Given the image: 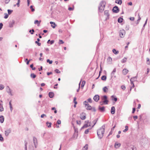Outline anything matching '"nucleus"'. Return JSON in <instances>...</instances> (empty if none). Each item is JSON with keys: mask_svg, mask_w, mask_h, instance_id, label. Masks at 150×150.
Wrapping results in <instances>:
<instances>
[{"mask_svg": "<svg viewBox=\"0 0 150 150\" xmlns=\"http://www.w3.org/2000/svg\"><path fill=\"white\" fill-rule=\"evenodd\" d=\"M105 126L103 125L97 131L98 136L100 139H101L103 136L105 132Z\"/></svg>", "mask_w": 150, "mask_h": 150, "instance_id": "f257e3e1", "label": "nucleus"}, {"mask_svg": "<svg viewBox=\"0 0 150 150\" xmlns=\"http://www.w3.org/2000/svg\"><path fill=\"white\" fill-rule=\"evenodd\" d=\"M102 100H103V102L105 104H107L108 103V101L107 100V97L106 96H104L102 97ZM103 102H100V103L101 105H102L103 104H101Z\"/></svg>", "mask_w": 150, "mask_h": 150, "instance_id": "f03ea898", "label": "nucleus"}, {"mask_svg": "<svg viewBox=\"0 0 150 150\" xmlns=\"http://www.w3.org/2000/svg\"><path fill=\"white\" fill-rule=\"evenodd\" d=\"M119 34L120 37L123 38L125 34V31L124 30H121L119 32Z\"/></svg>", "mask_w": 150, "mask_h": 150, "instance_id": "7ed1b4c3", "label": "nucleus"}, {"mask_svg": "<svg viewBox=\"0 0 150 150\" xmlns=\"http://www.w3.org/2000/svg\"><path fill=\"white\" fill-rule=\"evenodd\" d=\"M84 104L86 106H87V107L86 108L87 110H91L92 109V107L91 106L89 105L88 102L86 101H85L84 102Z\"/></svg>", "mask_w": 150, "mask_h": 150, "instance_id": "20e7f679", "label": "nucleus"}, {"mask_svg": "<svg viewBox=\"0 0 150 150\" xmlns=\"http://www.w3.org/2000/svg\"><path fill=\"white\" fill-rule=\"evenodd\" d=\"M112 11L113 12L117 13L119 12V9L117 6H115L113 8Z\"/></svg>", "mask_w": 150, "mask_h": 150, "instance_id": "39448f33", "label": "nucleus"}, {"mask_svg": "<svg viewBox=\"0 0 150 150\" xmlns=\"http://www.w3.org/2000/svg\"><path fill=\"white\" fill-rule=\"evenodd\" d=\"M11 129L9 128L6 129L5 132V135L7 137L8 136L9 134L11 132Z\"/></svg>", "mask_w": 150, "mask_h": 150, "instance_id": "423d86ee", "label": "nucleus"}, {"mask_svg": "<svg viewBox=\"0 0 150 150\" xmlns=\"http://www.w3.org/2000/svg\"><path fill=\"white\" fill-rule=\"evenodd\" d=\"M80 118L82 120H83L86 118V115L85 113L82 112L80 115Z\"/></svg>", "mask_w": 150, "mask_h": 150, "instance_id": "0eeeda50", "label": "nucleus"}, {"mask_svg": "<svg viewBox=\"0 0 150 150\" xmlns=\"http://www.w3.org/2000/svg\"><path fill=\"white\" fill-rule=\"evenodd\" d=\"M33 142L35 148H36L37 145V141L36 138L35 137H33Z\"/></svg>", "mask_w": 150, "mask_h": 150, "instance_id": "6e6552de", "label": "nucleus"}, {"mask_svg": "<svg viewBox=\"0 0 150 150\" xmlns=\"http://www.w3.org/2000/svg\"><path fill=\"white\" fill-rule=\"evenodd\" d=\"M105 15L107 16V17L106 19H108L109 18L110 15L109 13V11L108 10H105L104 11Z\"/></svg>", "mask_w": 150, "mask_h": 150, "instance_id": "1a4fd4ad", "label": "nucleus"}, {"mask_svg": "<svg viewBox=\"0 0 150 150\" xmlns=\"http://www.w3.org/2000/svg\"><path fill=\"white\" fill-rule=\"evenodd\" d=\"M93 99L95 101L98 102L99 99V96L98 95H96L94 97Z\"/></svg>", "mask_w": 150, "mask_h": 150, "instance_id": "9d476101", "label": "nucleus"}, {"mask_svg": "<svg viewBox=\"0 0 150 150\" xmlns=\"http://www.w3.org/2000/svg\"><path fill=\"white\" fill-rule=\"evenodd\" d=\"M2 101L1 100H0V111H3L4 110V108L3 107Z\"/></svg>", "mask_w": 150, "mask_h": 150, "instance_id": "9b49d317", "label": "nucleus"}, {"mask_svg": "<svg viewBox=\"0 0 150 150\" xmlns=\"http://www.w3.org/2000/svg\"><path fill=\"white\" fill-rule=\"evenodd\" d=\"M15 23V21L14 20H12L10 21L9 23V27L12 28L13 27V25Z\"/></svg>", "mask_w": 150, "mask_h": 150, "instance_id": "f8f14e48", "label": "nucleus"}, {"mask_svg": "<svg viewBox=\"0 0 150 150\" xmlns=\"http://www.w3.org/2000/svg\"><path fill=\"white\" fill-rule=\"evenodd\" d=\"M106 5V3L105 1H102L100 3L99 6L100 7H102L103 6H105Z\"/></svg>", "mask_w": 150, "mask_h": 150, "instance_id": "ddd939ff", "label": "nucleus"}, {"mask_svg": "<svg viewBox=\"0 0 150 150\" xmlns=\"http://www.w3.org/2000/svg\"><path fill=\"white\" fill-rule=\"evenodd\" d=\"M105 6H103L102 7L99 6L98 10L100 12H102L104 10V8Z\"/></svg>", "mask_w": 150, "mask_h": 150, "instance_id": "4468645a", "label": "nucleus"}, {"mask_svg": "<svg viewBox=\"0 0 150 150\" xmlns=\"http://www.w3.org/2000/svg\"><path fill=\"white\" fill-rule=\"evenodd\" d=\"M111 112L112 114H114L115 112V108L114 106H112L111 109Z\"/></svg>", "mask_w": 150, "mask_h": 150, "instance_id": "2eb2a0df", "label": "nucleus"}, {"mask_svg": "<svg viewBox=\"0 0 150 150\" xmlns=\"http://www.w3.org/2000/svg\"><path fill=\"white\" fill-rule=\"evenodd\" d=\"M50 23L52 24L51 26L53 28H55V27L56 26V25L54 22L51 21L50 22Z\"/></svg>", "mask_w": 150, "mask_h": 150, "instance_id": "dca6fc26", "label": "nucleus"}, {"mask_svg": "<svg viewBox=\"0 0 150 150\" xmlns=\"http://www.w3.org/2000/svg\"><path fill=\"white\" fill-rule=\"evenodd\" d=\"M98 109L101 112H103L105 111V108L104 107H99Z\"/></svg>", "mask_w": 150, "mask_h": 150, "instance_id": "f3484780", "label": "nucleus"}, {"mask_svg": "<svg viewBox=\"0 0 150 150\" xmlns=\"http://www.w3.org/2000/svg\"><path fill=\"white\" fill-rule=\"evenodd\" d=\"M78 136V134L76 133H74V135H73L72 138L76 139L77 138Z\"/></svg>", "mask_w": 150, "mask_h": 150, "instance_id": "a211bd4d", "label": "nucleus"}, {"mask_svg": "<svg viewBox=\"0 0 150 150\" xmlns=\"http://www.w3.org/2000/svg\"><path fill=\"white\" fill-rule=\"evenodd\" d=\"M4 121V116H0V122L1 123H3Z\"/></svg>", "mask_w": 150, "mask_h": 150, "instance_id": "6ab92c4d", "label": "nucleus"}, {"mask_svg": "<svg viewBox=\"0 0 150 150\" xmlns=\"http://www.w3.org/2000/svg\"><path fill=\"white\" fill-rule=\"evenodd\" d=\"M120 143L116 142L115 143V148H117L120 147Z\"/></svg>", "mask_w": 150, "mask_h": 150, "instance_id": "aec40b11", "label": "nucleus"}, {"mask_svg": "<svg viewBox=\"0 0 150 150\" xmlns=\"http://www.w3.org/2000/svg\"><path fill=\"white\" fill-rule=\"evenodd\" d=\"M49 96L50 98H52L54 96V93L53 92H50L49 93Z\"/></svg>", "mask_w": 150, "mask_h": 150, "instance_id": "412c9836", "label": "nucleus"}, {"mask_svg": "<svg viewBox=\"0 0 150 150\" xmlns=\"http://www.w3.org/2000/svg\"><path fill=\"white\" fill-rule=\"evenodd\" d=\"M108 89V88L106 86H105L103 88V91L105 93L107 92Z\"/></svg>", "mask_w": 150, "mask_h": 150, "instance_id": "4be33fe9", "label": "nucleus"}, {"mask_svg": "<svg viewBox=\"0 0 150 150\" xmlns=\"http://www.w3.org/2000/svg\"><path fill=\"white\" fill-rule=\"evenodd\" d=\"M115 3L121 5L122 3V1L121 0H116Z\"/></svg>", "mask_w": 150, "mask_h": 150, "instance_id": "5701e85b", "label": "nucleus"}, {"mask_svg": "<svg viewBox=\"0 0 150 150\" xmlns=\"http://www.w3.org/2000/svg\"><path fill=\"white\" fill-rule=\"evenodd\" d=\"M128 70L126 69H124L123 70V73L125 75L126 74L128 73Z\"/></svg>", "mask_w": 150, "mask_h": 150, "instance_id": "b1692460", "label": "nucleus"}, {"mask_svg": "<svg viewBox=\"0 0 150 150\" xmlns=\"http://www.w3.org/2000/svg\"><path fill=\"white\" fill-rule=\"evenodd\" d=\"M123 19L122 18H121V17H120L118 18V22L119 23H121L123 21Z\"/></svg>", "mask_w": 150, "mask_h": 150, "instance_id": "393cba45", "label": "nucleus"}, {"mask_svg": "<svg viewBox=\"0 0 150 150\" xmlns=\"http://www.w3.org/2000/svg\"><path fill=\"white\" fill-rule=\"evenodd\" d=\"M116 71V69L115 68L113 70V71L111 73V75L112 76H113L114 75L115 72Z\"/></svg>", "mask_w": 150, "mask_h": 150, "instance_id": "a878e982", "label": "nucleus"}, {"mask_svg": "<svg viewBox=\"0 0 150 150\" xmlns=\"http://www.w3.org/2000/svg\"><path fill=\"white\" fill-rule=\"evenodd\" d=\"M40 22H41V21H38L37 20H36L35 21L34 24H38V25L40 24Z\"/></svg>", "mask_w": 150, "mask_h": 150, "instance_id": "bb28decb", "label": "nucleus"}, {"mask_svg": "<svg viewBox=\"0 0 150 150\" xmlns=\"http://www.w3.org/2000/svg\"><path fill=\"white\" fill-rule=\"evenodd\" d=\"M88 148V145L86 144L85 146H84L82 149L81 150H87Z\"/></svg>", "mask_w": 150, "mask_h": 150, "instance_id": "cd10ccee", "label": "nucleus"}, {"mask_svg": "<svg viewBox=\"0 0 150 150\" xmlns=\"http://www.w3.org/2000/svg\"><path fill=\"white\" fill-rule=\"evenodd\" d=\"M46 124L48 127L50 128L51 127V125L52 124L51 122H46Z\"/></svg>", "mask_w": 150, "mask_h": 150, "instance_id": "c85d7f7f", "label": "nucleus"}, {"mask_svg": "<svg viewBox=\"0 0 150 150\" xmlns=\"http://www.w3.org/2000/svg\"><path fill=\"white\" fill-rule=\"evenodd\" d=\"M46 124L48 127L50 128L51 127V125L52 124L51 122H46Z\"/></svg>", "mask_w": 150, "mask_h": 150, "instance_id": "c756f323", "label": "nucleus"}, {"mask_svg": "<svg viewBox=\"0 0 150 150\" xmlns=\"http://www.w3.org/2000/svg\"><path fill=\"white\" fill-rule=\"evenodd\" d=\"M7 88L8 89V91H7L8 93L9 94H10L12 96V94L11 91V90L10 88L8 86H7Z\"/></svg>", "mask_w": 150, "mask_h": 150, "instance_id": "7c9ffc66", "label": "nucleus"}, {"mask_svg": "<svg viewBox=\"0 0 150 150\" xmlns=\"http://www.w3.org/2000/svg\"><path fill=\"white\" fill-rule=\"evenodd\" d=\"M88 126V124L86 123L81 128V129L87 127Z\"/></svg>", "mask_w": 150, "mask_h": 150, "instance_id": "2f4dec72", "label": "nucleus"}, {"mask_svg": "<svg viewBox=\"0 0 150 150\" xmlns=\"http://www.w3.org/2000/svg\"><path fill=\"white\" fill-rule=\"evenodd\" d=\"M113 53L115 54H117L118 53V51H117L115 49H113L112 50Z\"/></svg>", "mask_w": 150, "mask_h": 150, "instance_id": "473e14b6", "label": "nucleus"}, {"mask_svg": "<svg viewBox=\"0 0 150 150\" xmlns=\"http://www.w3.org/2000/svg\"><path fill=\"white\" fill-rule=\"evenodd\" d=\"M101 79L105 81L106 79V77L105 76H103L101 78Z\"/></svg>", "mask_w": 150, "mask_h": 150, "instance_id": "72a5a7b5", "label": "nucleus"}, {"mask_svg": "<svg viewBox=\"0 0 150 150\" xmlns=\"http://www.w3.org/2000/svg\"><path fill=\"white\" fill-rule=\"evenodd\" d=\"M91 128H90V129H86L85 131V132H84V133L85 134H87L88 133V132H89V130L91 129Z\"/></svg>", "mask_w": 150, "mask_h": 150, "instance_id": "f704fd0d", "label": "nucleus"}, {"mask_svg": "<svg viewBox=\"0 0 150 150\" xmlns=\"http://www.w3.org/2000/svg\"><path fill=\"white\" fill-rule=\"evenodd\" d=\"M54 42V40H51V41H50V40H48V41H47V43H50V44L52 45V44H53Z\"/></svg>", "mask_w": 150, "mask_h": 150, "instance_id": "c9c22d12", "label": "nucleus"}, {"mask_svg": "<svg viewBox=\"0 0 150 150\" xmlns=\"http://www.w3.org/2000/svg\"><path fill=\"white\" fill-rule=\"evenodd\" d=\"M30 76L31 78L34 79L36 77V75L34 73H32L30 75Z\"/></svg>", "mask_w": 150, "mask_h": 150, "instance_id": "e433bc0d", "label": "nucleus"}, {"mask_svg": "<svg viewBox=\"0 0 150 150\" xmlns=\"http://www.w3.org/2000/svg\"><path fill=\"white\" fill-rule=\"evenodd\" d=\"M111 97L112 98V100H114L115 102L117 100V98L116 97H114L113 96H112Z\"/></svg>", "mask_w": 150, "mask_h": 150, "instance_id": "4c0bfd02", "label": "nucleus"}, {"mask_svg": "<svg viewBox=\"0 0 150 150\" xmlns=\"http://www.w3.org/2000/svg\"><path fill=\"white\" fill-rule=\"evenodd\" d=\"M85 122L86 124H88V125L89 126H91V123L89 122V120H86L85 121Z\"/></svg>", "mask_w": 150, "mask_h": 150, "instance_id": "58836bf2", "label": "nucleus"}, {"mask_svg": "<svg viewBox=\"0 0 150 150\" xmlns=\"http://www.w3.org/2000/svg\"><path fill=\"white\" fill-rule=\"evenodd\" d=\"M127 58L125 57L122 61L121 62L122 63H124L126 62Z\"/></svg>", "mask_w": 150, "mask_h": 150, "instance_id": "ea45409f", "label": "nucleus"}, {"mask_svg": "<svg viewBox=\"0 0 150 150\" xmlns=\"http://www.w3.org/2000/svg\"><path fill=\"white\" fill-rule=\"evenodd\" d=\"M47 62L49 63L50 64H52V60H50L49 59H47Z\"/></svg>", "mask_w": 150, "mask_h": 150, "instance_id": "a19ab883", "label": "nucleus"}, {"mask_svg": "<svg viewBox=\"0 0 150 150\" xmlns=\"http://www.w3.org/2000/svg\"><path fill=\"white\" fill-rule=\"evenodd\" d=\"M30 67L32 68L33 70H35V67H33V65L32 64L30 65Z\"/></svg>", "mask_w": 150, "mask_h": 150, "instance_id": "79ce46f5", "label": "nucleus"}, {"mask_svg": "<svg viewBox=\"0 0 150 150\" xmlns=\"http://www.w3.org/2000/svg\"><path fill=\"white\" fill-rule=\"evenodd\" d=\"M97 120H94L93 121L92 123H93V125L92 126V127H93V126H94V125L96 124V123L97 122Z\"/></svg>", "mask_w": 150, "mask_h": 150, "instance_id": "37998d69", "label": "nucleus"}, {"mask_svg": "<svg viewBox=\"0 0 150 150\" xmlns=\"http://www.w3.org/2000/svg\"><path fill=\"white\" fill-rule=\"evenodd\" d=\"M7 11H8V14L9 15H10V14H11V13H12V12L13 11L12 10H9V9H8Z\"/></svg>", "mask_w": 150, "mask_h": 150, "instance_id": "c03bdc74", "label": "nucleus"}, {"mask_svg": "<svg viewBox=\"0 0 150 150\" xmlns=\"http://www.w3.org/2000/svg\"><path fill=\"white\" fill-rule=\"evenodd\" d=\"M76 97H74V102L75 104H77V102L76 101Z\"/></svg>", "mask_w": 150, "mask_h": 150, "instance_id": "a18cd8bd", "label": "nucleus"}, {"mask_svg": "<svg viewBox=\"0 0 150 150\" xmlns=\"http://www.w3.org/2000/svg\"><path fill=\"white\" fill-rule=\"evenodd\" d=\"M4 18L5 19L7 18L8 16V15L6 13H4Z\"/></svg>", "mask_w": 150, "mask_h": 150, "instance_id": "49530a36", "label": "nucleus"}, {"mask_svg": "<svg viewBox=\"0 0 150 150\" xmlns=\"http://www.w3.org/2000/svg\"><path fill=\"white\" fill-rule=\"evenodd\" d=\"M74 133H76L78 134V129L77 128H75L74 127Z\"/></svg>", "mask_w": 150, "mask_h": 150, "instance_id": "de8ad7c7", "label": "nucleus"}, {"mask_svg": "<svg viewBox=\"0 0 150 150\" xmlns=\"http://www.w3.org/2000/svg\"><path fill=\"white\" fill-rule=\"evenodd\" d=\"M34 32V30L33 29L32 30H30L29 31V32L31 34H33V33Z\"/></svg>", "mask_w": 150, "mask_h": 150, "instance_id": "09e8293b", "label": "nucleus"}, {"mask_svg": "<svg viewBox=\"0 0 150 150\" xmlns=\"http://www.w3.org/2000/svg\"><path fill=\"white\" fill-rule=\"evenodd\" d=\"M85 83V81H82V84H81V87H83L84 86Z\"/></svg>", "mask_w": 150, "mask_h": 150, "instance_id": "8fccbe9b", "label": "nucleus"}, {"mask_svg": "<svg viewBox=\"0 0 150 150\" xmlns=\"http://www.w3.org/2000/svg\"><path fill=\"white\" fill-rule=\"evenodd\" d=\"M4 88V86L1 84H0V90H2Z\"/></svg>", "mask_w": 150, "mask_h": 150, "instance_id": "3c124183", "label": "nucleus"}, {"mask_svg": "<svg viewBox=\"0 0 150 150\" xmlns=\"http://www.w3.org/2000/svg\"><path fill=\"white\" fill-rule=\"evenodd\" d=\"M136 79L137 76H134L131 78V79H132V80H133L134 81H136Z\"/></svg>", "mask_w": 150, "mask_h": 150, "instance_id": "603ef678", "label": "nucleus"}, {"mask_svg": "<svg viewBox=\"0 0 150 150\" xmlns=\"http://www.w3.org/2000/svg\"><path fill=\"white\" fill-rule=\"evenodd\" d=\"M30 8L31 9V11L32 12H33L35 11V9L33 8V6H31L30 7Z\"/></svg>", "mask_w": 150, "mask_h": 150, "instance_id": "864d4df0", "label": "nucleus"}, {"mask_svg": "<svg viewBox=\"0 0 150 150\" xmlns=\"http://www.w3.org/2000/svg\"><path fill=\"white\" fill-rule=\"evenodd\" d=\"M55 71L57 73H60V71L57 69H56L55 70Z\"/></svg>", "mask_w": 150, "mask_h": 150, "instance_id": "5fc2aeb1", "label": "nucleus"}, {"mask_svg": "<svg viewBox=\"0 0 150 150\" xmlns=\"http://www.w3.org/2000/svg\"><path fill=\"white\" fill-rule=\"evenodd\" d=\"M18 0V2L16 4V5H17V6L18 7H19L20 6L19 3L20 2V0Z\"/></svg>", "mask_w": 150, "mask_h": 150, "instance_id": "6e6d98bb", "label": "nucleus"}, {"mask_svg": "<svg viewBox=\"0 0 150 150\" xmlns=\"http://www.w3.org/2000/svg\"><path fill=\"white\" fill-rule=\"evenodd\" d=\"M64 43V42L62 40H59V44H63Z\"/></svg>", "mask_w": 150, "mask_h": 150, "instance_id": "4d7b16f0", "label": "nucleus"}, {"mask_svg": "<svg viewBox=\"0 0 150 150\" xmlns=\"http://www.w3.org/2000/svg\"><path fill=\"white\" fill-rule=\"evenodd\" d=\"M121 87L123 90H125L126 88L125 86L123 85Z\"/></svg>", "mask_w": 150, "mask_h": 150, "instance_id": "13d9d810", "label": "nucleus"}, {"mask_svg": "<svg viewBox=\"0 0 150 150\" xmlns=\"http://www.w3.org/2000/svg\"><path fill=\"white\" fill-rule=\"evenodd\" d=\"M3 138L2 137L1 135V134H0V140L1 141H3Z\"/></svg>", "mask_w": 150, "mask_h": 150, "instance_id": "bf43d9fd", "label": "nucleus"}, {"mask_svg": "<svg viewBox=\"0 0 150 150\" xmlns=\"http://www.w3.org/2000/svg\"><path fill=\"white\" fill-rule=\"evenodd\" d=\"M91 110L93 112H95L96 111V109L94 107H92V109Z\"/></svg>", "mask_w": 150, "mask_h": 150, "instance_id": "052dcab7", "label": "nucleus"}, {"mask_svg": "<svg viewBox=\"0 0 150 150\" xmlns=\"http://www.w3.org/2000/svg\"><path fill=\"white\" fill-rule=\"evenodd\" d=\"M130 81H131V84H133V86H132V87H134V83H133V81H134L133 80H132V79H130Z\"/></svg>", "mask_w": 150, "mask_h": 150, "instance_id": "680f3d73", "label": "nucleus"}, {"mask_svg": "<svg viewBox=\"0 0 150 150\" xmlns=\"http://www.w3.org/2000/svg\"><path fill=\"white\" fill-rule=\"evenodd\" d=\"M74 8H72V7H70L68 8V10L69 11H72L74 10Z\"/></svg>", "mask_w": 150, "mask_h": 150, "instance_id": "e2e57ef3", "label": "nucleus"}, {"mask_svg": "<svg viewBox=\"0 0 150 150\" xmlns=\"http://www.w3.org/2000/svg\"><path fill=\"white\" fill-rule=\"evenodd\" d=\"M57 123L59 125L61 123V121L59 120H58L57 121Z\"/></svg>", "mask_w": 150, "mask_h": 150, "instance_id": "0e129e2a", "label": "nucleus"}, {"mask_svg": "<svg viewBox=\"0 0 150 150\" xmlns=\"http://www.w3.org/2000/svg\"><path fill=\"white\" fill-rule=\"evenodd\" d=\"M3 24L2 23H0V30L2 28Z\"/></svg>", "mask_w": 150, "mask_h": 150, "instance_id": "69168bd1", "label": "nucleus"}, {"mask_svg": "<svg viewBox=\"0 0 150 150\" xmlns=\"http://www.w3.org/2000/svg\"><path fill=\"white\" fill-rule=\"evenodd\" d=\"M88 101L90 103H92V100L91 99V98H89L88 99Z\"/></svg>", "mask_w": 150, "mask_h": 150, "instance_id": "338daca9", "label": "nucleus"}, {"mask_svg": "<svg viewBox=\"0 0 150 150\" xmlns=\"http://www.w3.org/2000/svg\"><path fill=\"white\" fill-rule=\"evenodd\" d=\"M129 19L132 21H133L134 20V17H130L129 18Z\"/></svg>", "mask_w": 150, "mask_h": 150, "instance_id": "774afa93", "label": "nucleus"}]
</instances>
